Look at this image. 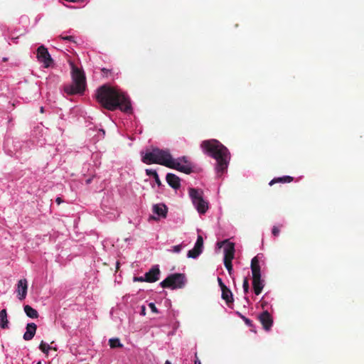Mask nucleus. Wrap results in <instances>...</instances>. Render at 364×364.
<instances>
[{"mask_svg": "<svg viewBox=\"0 0 364 364\" xmlns=\"http://www.w3.org/2000/svg\"><path fill=\"white\" fill-rule=\"evenodd\" d=\"M97 101L105 109L114 111L117 109L131 113L132 107L129 97L123 92L109 85L100 87L95 93Z\"/></svg>", "mask_w": 364, "mask_h": 364, "instance_id": "nucleus-1", "label": "nucleus"}, {"mask_svg": "<svg viewBox=\"0 0 364 364\" xmlns=\"http://www.w3.org/2000/svg\"><path fill=\"white\" fill-rule=\"evenodd\" d=\"M203 153L216 160V171L222 175L228 168L230 153L228 149L217 139L204 140L200 144Z\"/></svg>", "mask_w": 364, "mask_h": 364, "instance_id": "nucleus-2", "label": "nucleus"}, {"mask_svg": "<svg viewBox=\"0 0 364 364\" xmlns=\"http://www.w3.org/2000/svg\"><path fill=\"white\" fill-rule=\"evenodd\" d=\"M141 161L146 164H157L183 173H188L190 171L189 166H181L179 163L174 161L169 151L166 149L154 148L151 151H146L142 156Z\"/></svg>", "mask_w": 364, "mask_h": 364, "instance_id": "nucleus-3", "label": "nucleus"}, {"mask_svg": "<svg viewBox=\"0 0 364 364\" xmlns=\"http://www.w3.org/2000/svg\"><path fill=\"white\" fill-rule=\"evenodd\" d=\"M72 84L64 87V91L68 95L82 94L86 88V78L82 70L71 63Z\"/></svg>", "mask_w": 364, "mask_h": 364, "instance_id": "nucleus-4", "label": "nucleus"}, {"mask_svg": "<svg viewBox=\"0 0 364 364\" xmlns=\"http://www.w3.org/2000/svg\"><path fill=\"white\" fill-rule=\"evenodd\" d=\"M186 282V279L184 274L174 273L168 276L160 283V285L163 288L176 289L183 288Z\"/></svg>", "mask_w": 364, "mask_h": 364, "instance_id": "nucleus-5", "label": "nucleus"}, {"mask_svg": "<svg viewBox=\"0 0 364 364\" xmlns=\"http://www.w3.org/2000/svg\"><path fill=\"white\" fill-rule=\"evenodd\" d=\"M188 193L198 212L200 214L205 213L208 209V204L203 198V191L194 188H190Z\"/></svg>", "mask_w": 364, "mask_h": 364, "instance_id": "nucleus-6", "label": "nucleus"}, {"mask_svg": "<svg viewBox=\"0 0 364 364\" xmlns=\"http://www.w3.org/2000/svg\"><path fill=\"white\" fill-rule=\"evenodd\" d=\"M36 57L38 61L43 63V67L46 68H49L53 62L48 49L44 46L38 48Z\"/></svg>", "mask_w": 364, "mask_h": 364, "instance_id": "nucleus-7", "label": "nucleus"}, {"mask_svg": "<svg viewBox=\"0 0 364 364\" xmlns=\"http://www.w3.org/2000/svg\"><path fill=\"white\" fill-rule=\"evenodd\" d=\"M258 319L265 331H268L271 329L273 325V318L267 311L261 313L258 316Z\"/></svg>", "mask_w": 364, "mask_h": 364, "instance_id": "nucleus-8", "label": "nucleus"}, {"mask_svg": "<svg viewBox=\"0 0 364 364\" xmlns=\"http://www.w3.org/2000/svg\"><path fill=\"white\" fill-rule=\"evenodd\" d=\"M160 269L158 265L152 267L149 272L144 274L146 282L152 283L159 279Z\"/></svg>", "mask_w": 364, "mask_h": 364, "instance_id": "nucleus-9", "label": "nucleus"}, {"mask_svg": "<svg viewBox=\"0 0 364 364\" xmlns=\"http://www.w3.org/2000/svg\"><path fill=\"white\" fill-rule=\"evenodd\" d=\"M203 246V237L201 235H198L194 247L188 251V257L191 258H196L202 252Z\"/></svg>", "mask_w": 364, "mask_h": 364, "instance_id": "nucleus-10", "label": "nucleus"}, {"mask_svg": "<svg viewBox=\"0 0 364 364\" xmlns=\"http://www.w3.org/2000/svg\"><path fill=\"white\" fill-rule=\"evenodd\" d=\"M28 284L26 279H20L17 285V293L20 300H23L26 298L27 294Z\"/></svg>", "mask_w": 364, "mask_h": 364, "instance_id": "nucleus-11", "label": "nucleus"}, {"mask_svg": "<svg viewBox=\"0 0 364 364\" xmlns=\"http://www.w3.org/2000/svg\"><path fill=\"white\" fill-rule=\"evenodd\" d=\"M166 180L168 184L174 189H178L181 187L180 178L173 173H167Z\"/></svg>", "mask_w": 364, "mask_h": 364, "instance_id": "nucleus-12", "label": "nucleus"}, {"mask_svg": "<svg viewBox=\"0 0 364 364\" xmlns=\"http://www.w3.org/2000/svg\"><path fill=\"white\" fill-rule=\"evenodd\" d=\"M235 256V245L230 242L224 248V262L232 261Z\"/></svg>", "mask_w": 364, "mask_h": 364, "instance_id": "nucleus-13", "label": "nucleus"}, {"mask_svg": "<svg viewBox=\"0 0 364 364\" xmlns=\"http://www.w3.org/2000/svg\"><path fill=\"white\" fill-rule=\"evenodd\" d=\"M37 326L34 323H28L26 326V331L25 333L23 334V339L25 341H30L31 340L36 332Z\"/></svg>", "mask_w": 364, "mask_h": 364, "instance_id": "nucleus-14", "label": "nucleus"}, {"mask_svg": "<svg viewBox=\"0 0 364 364\" xmlns=\"http://www.w3.org/2000/svg\"><path fill=\"white\" fill-rule=\"evenodd\" d=\"M251 269L252 273V278L261 277L260 265L257 257H255L252 259Z\"/></svg>", "mask_w": 364, "mask_h": 364, "instance_id": "nucleus-15", "label": "nucleus"}, {"mask_svg": "<svg viewBox=\"0 0 364 364\" xmlns=\"http://www.w3.org/2000/svg\"><path fill=\"white\" fill-rule=\"evenodd\" d=\"M252 287L256 295L261 294L264 288L263 281L262 280L261 277L252 278Z\"/></svg>", "mask_w": 364, "mask_h": 364, "instance_id": "nucleus-16", "label": "nucleus"}, {"mask_svg": "<svg viewBox=\"0 0 364 364\" xmlns=\"http://www.w3.org/2000/svg\"><path fill=\"white\" fill-rule=\"evenodd\" d=\"M168 208L164 204H156L153 206V212L159 216L166 218Z\"/></svg>", "mask_w": 364, "mask_h": 364, "instance_id": "nucleus-17", "label": "nucleus"}, {"mask_svg": "<svg viewBox=\"0 0 364 364\" xmlns=\"http://www.w3.org/2000/svg\"><path fill=\"white\" fill-rule=\"evenodd\" d=\"M222 291V299H224L227 305L230 306V304L233 303V297L232 291L228 288L221 289Z\"/></svg>", "mask_w": 364, "mask_h": 364, "instance_id": "nucleus-18", "label": "nucleus"}, {"mask_svg": "<svg viewBox=\"0 0 364 364\" xmlns=\"http://www.w3.org/2000/svg\"><path fill=\"white\" fill-rule=\"evenodd\" d=\"M9 321L7 318V311L6 309L0 311V327L5 329L9 328Z\"/></svg>", "mask_w": 364, "mask_h": 364, "instance_id": "nucleus-19", "label": "nucleus"}, {"mask_svg": "<svg viewBox=\"0 0 364 364\" xmlns=\"http://www.w3.org/2000/svg\"><path fill=\"white\" fill-rule=\"evenodd\" d=\"M294 180V178L289 176H284L282 177H278L273 178L269 183V186H272L277 183H291Z\"/></svg>", "mask_w": 364, "mask_h": 364, "instance_id": "nucleus-20", "label": "nucleus"}, {"mask_svg": "<svg viewBox=\"0 0 364 364\" xmlns=\"http://www.w3.org/2000/svg\"><path fill=\"white\" fill-rule=\"evenodd\" d=\"M24 311L27 316L31 318H37L39 316L38 311L29 305H25Z\"/></svg>", "mask_w": 364, "mask_h": 364, "instance_id": "nucleus-21", "label": "nucleus"}, {"mask_svg": "<svg viewBox=\"0 0 364 364\" xmlns=\"http://www.w3.org/2000/svg\"><path fill=\"white\" fill-rule=\"evenodd\" d=\"M174 161H177L181 166H188L190 167V171L188 173H186V174L191 173L193 171V166L188 161V158L186 156H182L178 158L177 159H174Z\"/></svg>", "mask_w": 364, "mask_h": 364, "instance_id": "nucleus-22", "label": "nucleus"}, {"mask_svg": "<svg viewBox=\"0 0 364 364\" xmlns=\"http://www.w3.org/2000/svg\"><path fill=\"white\" fill-rule=\"evenodd\" d=\"M109 344L111 348H121L122 344L121 343L119 338H114L109 340Z\"/></svg>", "mask_w": 364, "mask_h": 364, "instance_id": "nucleus-23", "label": "nucleus"}, {"mask_svg": "<svg viewBox=\"0 0 364 364\" xmlns=\"http://www.w3.org/2000/svg\"><path fill=\"white\" fill-rule=\"evenodd\" d=\"M39 348L42 352L48 353V350L50 349V347L48 344L44 343L43 341H41L39 346Z\"/></svg>", "mask_w": 364, "mask_h": 364, "instance_id": "nucleus-24", "label": "nucleus"}, {"mask_svg": "<svg viewBox=\"0 0 364 364\" xmlns=\"http://www.w3.org/2000/svg\"><path fill=\"white\" fill-rule=\"evenodd\" d=\"M242 287L245 294H247L249 292L250 287H249V282L247 278H245L243 280Z\"/></svg>", "mask_w": 364, "mask_h": 364, "instance_id": "nucleus-25", "label": "nucleus"}, {"mask_svg": "<svg viewBox=\"0 0 364 364\" xmlns=\"http://www.w3.org/2000/svg\"><path fill=\"white\" fill-rule=\"evenodd\" d=\"M224 265L228 271L229 274L231 276L232 273V261L224 262Z\"/></svg>", "mask_w": 364, "mask_h": 364, "instance_id": "nucleus-26", "label": "nucleus"}, {"mask_svg": "<svg viewBox=\"0 0 364 364\" xmlns=\"http://www.w3.org/2000/svg\"><path fill=\"white\" fill-rule=\"evenodd\" d=\"M59 38L62 40H64V41H71V42H74L75 43V40H74V36H63V35H60L59 36Z\"/></svg>", "mask_w": 364, "mask_h": 364, "instance_id": "nucleus-27", "label": "nucleus"}, {"mask_svg": "<svg viewBox=\"0 0 364 364\" xmlns=\"http://www.w3.org/2000/svg\"><path fill=\"white\" fill-rule=\"evenodd\" d=\"M280 230L279 227L274 226L272 230V233L274 237H277L279 235Z\"/></svg>", "mask_w": 364, "mask_h": 364, "instance_id": "nucleus-28", "label": "nucleus"}, {"mask_svg": "<svg viewBox=\"0 0 364 364\" xmlns=\"http://www.w3.org/2000/svg\"><path fill=\"white\" fill-rule=\"evenodd\" d=\"M181 250H182V245H178L173 246L172 251L175 253H178L181 252Z\"/></svg>", "mask_w": 364, "mask_h": 364, "instance_id": "nucleus-29", "label": "nucleus"}, {"mask_svg": "<svg viewBox=\"0 0 364 364\" xmlns=\"http://www.w3.org/2000/svg\"><path fill=\"white\" fill-rule=\"evenodd\" d=\"M149 308L151 309V310L154 312V313H158V309L156 307L155 304L154 303H150L149 304Z\"/></svg>", "mask_w": 364, "mask_h": 364, "instance_id": "nucleus-30", "label": "nucleus"}, {"mask_svg": "<svg viewBox=\"0 0 364 364\" xmlns=\"http://www.w3.org/2000/svg\"><path fill=\"white\" fill-rule=\"evenodd\" d=\"M218 284H219L220 287L221 288V289H225V287H227L225 286V284L223 282L221 278L218 277Z\"/></svg>", "mask_w": 364, "mask_h": 364, "instance_id": "nucleus-31", "label": "nucleus"}, {"mask_svg": "<svg viewBox=\"0 0 364 364\" xmlns=\"http://www.w3.org/2000/svg\"><path fill=\"white\" fill-rule=\"evenodd\" d=\"M133 280L134 282H146V280L144 279V277H134Z\"/></svg>", "mask_w": 364, "mask_h": 364, "instance_id": "nucleus-32", "label": "nucleus"}, {"mask_svg": "<svg viewBox=\"0 0 364 364\" xmlns=\"http://www.w3.org/2000/svg\"><path fill=\"white\" fill-rule=\"evenodd\" d=\"M155 172H156V171L153 170V169H146V173L147 176H152Z\"/></svg>", "mask_w": 364, "mask_h": 364, "instance_id": "nucleus-33", "label": "nucleus"}, {"mask_svg": "<svg viewBox=\"0 0 364 364\" xmlns=\"http://www.w3.org/2000/svg\"><path fill=\"white\" fill-rule=\"evenodd\" d=\"M195 358H196V360L194 361L195 364H201L200 360L198 358L197 353H195Z\"/></svg>", "mask_w": 364, "mask_h": 364, "instance_id": "nucleus-34", "label": "nucleus"}, {"mask_svg": "<svg viewBox=\"0 0 364 364\" xmlns=\"http://www.w3.org/2000/svg\"><path fill=\"white\" fill-rule=\"evenodd\" d=\"M244 321H245V323H247L249 326H250L252 324V321L250 320L249 318H244Z\"/></svg>", "mask_w": 364, "mask_h": 364, "instance_id": "nucleus-35", "label": "nucleus"}, {"mask_svg": "<svg viewBox=\"0 0 364 364\" xmlns=\"http://www.w3.org/2000/svg\"><path fill=\"white\" fill-rule=\"evenodd\" d=\"M141 314L143 316L146 315V308L144 306H141Z\"/></svg>", "mask_w": 364, "mask_h": 364, "instance_id": "nucleus-36", "label": "nucleus"}, {"mask_svg": "<svg viewBox=\"0 0 364 364\" xmlns=\"http://www.w3.org/2000/svg\"><path fill=\"white\" fill-rule=\"evenodd\" d=\"M55 202H56L58 205H60V204L63 202V200L61 199V198L58 197V198H56V200H55Z\"/></svg>", "mask_w": 364, "mask_h": 364, "instance_id": "nucleus-37", "label": "nucleus"}, {"mask_svg": "<svg viewBox=\"0 0 364 364\" xmlns=\"http://www.w3.org/2000/svg\"><path fill=\"white\" fill-rule=\"evenodd\" d=\"M155 181L156 183H157L158 186H161V182L159 179V177H158L157 178L155 179Z\"/></svg>", "mask_w": 364, "mask_h": 364, "instance_id": "nucleus-38", "label": "nucleus"}, {"mask_svg": "<svg viewBox=\"0 0 364 364\" xmlns=\"http://www.w3.org/2000/svg\"><path fill=\"white\" fill-rule=\"evenodd\" d=\"M152 176L154 177V178L155 180L156 178H157L159 177V175H158L157 172L156 171Z\"/></svg>", "mask_w": 364, "mask_h": 364, "instance_id": "nucleus-39", "label": "nucleus"}, {"mask_svg": "<svg viewBox=\"0 0 364 364\" xmlns=\"http://www.w3.org/2000/svg\"><path fill=\"white\" fill-rule=\"evenodd\" d=\"M90 182H91V179H90V178H89V179H87V180L86 181V183H87V184H88V183H90Z\"/></svg>", "mask_w": 364, "mask_h": 364, "instance_id": "nucleus-40", "label": "nucleus"}, {"mask_svg": "<svg viewBox=\"0 0 364 364\" xmlns=\"http://www.w3.org/2000/svg\"><path fill=\"white\" fill-rule=\"evenodd\" d=\"M3 61H4V62H6V61H8V58H3Z\"/></svg>", "mask_w": 364, "mask_h": 364, "instance_id": "nucleus-41", "label": "nucleus"}, {"mask_svg": "<svg viewBox=\"0 0 364 364\" xmlns=\"http://www.w3.org/2000/svg\"><path fill=\"white\" fill-rule=\"evenodd\" d=\"M102 71L105 73V72H107L108 70H107V69H105V68H103V69L102 70Z\"/></svg>", "mask_w": 364, "mask_h": 364, "instance_id": "nucleus-42", "label": "nucleus"}, {"mask_svg": "<svg viewBox=\"0 0 364 364\" xmlns=\"http://www.w3.org/2000/svg\"><path fill=\"white\" fill-rule=\"evenodd\" d=\"M164 364H171V363L168 360H166Z\"/></svg>", "mask_w": 364, "mask_h": 364, "instance_id": "nucleus-43", "label": "nucleus"}, {"mask_svg": "<svg viewBox=\"0 0 364 364\" xmlns=\"http://www.w3.org/2000/svg\"><path fill=\"white\" fill-rule=\"evenodd\" d=\"M41 112H42V113L43 112V107H41Z\"/></svg>", "mask_w": 364, "mask_h": 364, "instance_id": "nucleus-44", "label": "nucleus"}, {"mask_svg": "<svg viewBox=\"0 0 364 364\" xmlns=\"http://www.w3.org/2000/svg\"><path fill=\"white\" fill-rule=\"evenodd\" d=\"M119 262H117V268H118V267H119Z\"/></svg>", "mask_w": 364, "mask_h": 364, "instance_id": "nucleus-45", "label": "nucleus"}, {"mask_svg": "<svg viewBox=\"0 0 364 364\" xmlns=\"http://www.w3.org/2000/svg\"><path fill=\"white\" fill-rule=\"evenodd\" d=\"M37 364H41V361H38V362L37 363Z\"/></svg>", "mask_w": 364, "mask_h": 364, "instance_id": "nucleus-46", "label": "nucleus"}]
</instances>
